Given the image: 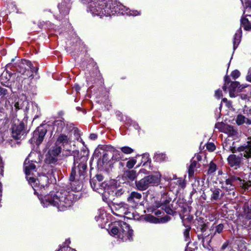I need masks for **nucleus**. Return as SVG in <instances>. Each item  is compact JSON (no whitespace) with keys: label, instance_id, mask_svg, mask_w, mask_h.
Segmentation results:
<instances>
[{"label":"nucleus","instance_id":"29","mask_svg":"<svg viewBox=\"0 0 251 251\" xmlns=\"http://www.w3.org/2000/svg\"><path fill=\"white\" fill-rule=\"evenodd\" d=\"M90 183L92 189L96 191H98L100 187H103L104 185H105L104 183L98 182L95 178L90 179Z\"/></svg>","mask_w":251,"mask_h":251},{"label":"nucleus","instance_id":"17","mask_svg":"<svg viewBox=\"0 0 251 251\" xmlns=\"http://www.w3.org/2000/svg\"><path fill=\"white\" fill-rule=\"evenodd\" d=\"M142 199L141 194L137 192H132L127 198V201L132 206H135L138 204Z\"/></svg>","mask_w":251,"mask_h":251},{"label":"nucleus","instance_id":"20","mask_svg":"<svg viewBox=\"0 0 251 251\" xmlns=\"http://www.w3.org/2000/svg\"><path fill=\"white\" fill-rule=\"evenodd\" d=\"M65 126V123L61 120H56L54 122L53 128L56 129V133H57V134L67 132V127Z\"/></svg>","mask_w":251,"mask_h":251},{"label":"nucleus","instance_id":"35","mask_svg":"<svg viewBox=\"0 0 251 251\" xmlns=\"http://www.w3.org/2000/svg\"><path fill=\"white\" fill-rule=\"evenodd\" d=\"M186 228L183 232V235L185 238V241L186 242H188L187 243V247H188V245L191 242V239L190 237V231L191 229V227L190 226H186Z\"/></svg>","mask_w":251,"mask_h":251},{"label":"nucleus","instance_id":"62","mask_svg":"<svg viewBox=\"0 0 251 251\" xmlns=\"http://www.w3.org/2000/svg\"><path fill=\"white\" fill-rule=\"evenodd\" d=\"M90 138L94 140L97 138V135L96 134L92 133L90 135Z\"/></svg>","mask_w":251,"mask_h":251},{"label":"nucleus","instance_id":"64","mask_svg":"<svg viewBox=\"0 0 251 251\" xmlns=\"http://www.w3.org/2000/svg\"><path fill=\"white\" fill-rule=\"evenodd\" d=\"M239 96L242 100H246L247 99L248 97L247 95L245 94H241L240 95H239Z\"/></svg>","mask_w":251,"mask_h":251},{"label":"nucleus","instance_id":"7","mask_svg":"<svg viewBox=\"0 0 251 251\" xmlns=\"http://www.w3.org/2000/svg\"><path fill=\"white\" fill-rule=\"evenodd\" d=\"M224 81L225 84L223 87V89L226 92L227 88H228L230 97L237 96L238 92H242L243 89L248 86L246 84L240 85L237 81H231L229 77L227 75L225 76Z\"/></svg>","mask_w":251,"mask_h":251},{"label":"nucleus","instance_id":"14","mask_svg":"<svg viewBox=\"0 0 251 251\" xmlns=\"http://www.w3.org/2000/svg\"><path fill=\"white\" fill-rule=\"evenodd\" d=\"M71 3V0H62L61 2L59 3L58 8L62 16H66L69 14Z\"/></svg>","mask_w":251,"mask_h":251},{"label":"nucleus","instance_id":"24","mask_svg":"<svg viewBox=\"0 0 251 251\" xmlns=\"http://www.w3.org/2000/svg\"><path fill=\"white\" fill-rule=\"evenodd\" d=\"M235 122L236 124L238 126L242 125L244 123L249 125H251V120L246 118L242 114L237 115L235 119Z\"/></svg>","mask_w":251,"mask_h":251},{"label":"nucleus","instance_id":"23","mask_svg":"<svg viewBox=\"0 0 251 251\" xmlns=\"http://www.w3.org/2000/svg\"><path fill=\"white\" fill-rule=\"evenodd\" d=\"M135 185L137 189L141 191H145L149 187L145 177L138 181H136Z\"/></svg>","mask_w":251,"mask_h":251},{"label":"nucleus","instance_id":"61","mask_svg":"<svg viewBox=\"0 0 251 251\" xmlns=\"http://www.w3.org/2000/svg\"><path fill=\"white\" fill-rule=\"evenodd\" d=\"M58 251H75L70 248H63L61 250H58Z\"/></svg>","mask_w":251,"mask_h":251},{"label":"nucleus","instance_id":"59","mask_svg":"<svg viewBox=\"0 0 251 251\" xmlns=\"http://www.w3.org/2000/svg\"><path fill=\"white\" fill-rule=\"evenodd\" d=\"M245 5L247 8H251V1L245 0Z\"/></svg>","mask_w":251,"mask_h":251},{"label":"nucleus","instance_id":"18","mask_svg":"<svg viewBox=\"0 0 251 251\" xmlns=\"http://www.w3.org/2000/svg\"><path fill=\"white\" fill-rule=\"evenodd\" d=\"M226 184L232 185L235 187L239 186V184H242V179L236 175L230 174L228 177L225 180Z\"/></svg>","mask_w":251,"mask_h":251},{"label":"nucleus","instance_id":"44","mask_svg":"<svg viewBox=\"0 0 251 251\" xmlns=\"http://www.w3.org/2000/svg\"><path fill=\"white\" fill-rule=\"evenodd\" d=\"M161 208L164 210L166 213L169 215H173L174 213V211L173 209H172L170 205H162L161 207Z\"/></svg>","mask_w":251,"mask_h":251},{"label":"nucleus","instance_id":"4","mask_svg":"<svg viewBox=\"0 0 251 251\" xmlns=\"http://www.w3.org/2000/svg\"><path fill=\"white\" fill-rule=\"evenodd\" d=\"M247 145L238 147L237 150L233 149L231 150L232 153L237 151L238 154H232L227 158L230 167H234L235 169L240 168L244 163V161L251 157V139L247 142Z\"/></svg>","mask_w":251,"mask_h":251},{"label":"nucleus","instance_id":"9","mask_svg":"<svg viewBox=\"0 0 251 251\" xmlns=\"http://www.w3.org/2000/svg\"><path fill=\"white\" fill-rule=\"evenodd\" d=\"M224 227V225L222 224H220L215 226H214V225H213V226L211 227L210 230L211 231L214 230L213 232H211L209 235L207 236H205L204 237L203 236V235H198L199 238L200 239V238H201L202 242L203 243H204L205 240L208 242V239H209L208 241L209 242L217 233H221L223 231Z\"/></svg>","mask_w":251,"mask_h":251},{"label":"nucleus","instance_id":"6","mask_svg":"<svg viewBox=\"0 0 251 251\" xmlns=\"http://www.w3.org/2000/svg\"><path fill=\"white\" fill-rule=\"evenodd\" d=\"M15 59L13 58L11 60V63H8L6 65V68L7 69H12L13 72H16L27 77H31L33 74H30L29 70H28V66H30V61L25 60L22 59L19 60L18 62L15 64H13Z\"/></svg>","mask_w":251,"mask_h":251},{"label":"nucleus","instance_id":"25","mask_svg":"<svg viewBox=\"0 0 251 251\" xmlns=\"http://www.w3.org/2000/svg\"><path fill=\"white\" fill-rule=\"evenodd\" d=\"M222 188L225 190L226 192L227 193V195L231 196V199L235 197L236 193L235 190L236 187L234 186L233 185H227L225 184V186H223Z\"/></svg>","mask_w":251,"mask_h":251},{"label":"nucleus","instance_id":"48","mask_svg":"<svg viewBox=\"0 0 251 251\" xmlns=\"http://www.w3.org/2000/svg\"><path fill=\"white\" fill-rule=\"evenodd\" d=\"M226 126V125H224L222 123H218L215 124V128L219 129L222 132L225 131L224 127Z\"/></svg>","mask_w":251,"mask_h":251},{"label":"nucleus","instance_id":"60","mask_svg":"<svg viewBox=\"0 0 251 251\" xmlns=\"http://www.w3.org/2000/svg\"><path fill=\"white\" fill-rule=\"evenodd\" d=\"M170 219H171L170 217L166 216L163 217L161 219V221L162 222H167L170 221Z\"/></svg>","mask_w":251,"mask_h":251},{"label":"nucleus","instance_id":"49","mask_svg":"<svg viewBox=\"0 0 251 251\" xmlns=\"http://www.w3.org/2000/svg\"><path fill=\"white\" fill-rule=\"evenodd\" d=\"M9 94L8 90L5 88L0 87V96L4 97Z\"/></svg>","mask_w":251,"mask_h":251},{"label":"nucleus","instance_id":"45","mask_svg":"<svg viewBox=\"0 0 251 251\" xmlns=\"http://www.w3.org/2000/svg\"><path fill=\"white\" fill-rule=\"evenodd\" d=\"M216 165L212 162H211L209 165V169L208 170V173L211 174L214 173L216 170Z\"/></svg>","mask_w":251,"mask_h":251},{"label":"nucleus","instance_id":"26","mask_svg":"<svg viewBox=\"0 0 251 251\" xmlns=\"http://www.w3.org/2000/svg\"><path fill=\"white\" fill-rule=\"evenodd\" d=\"M243 209L246 218L248 219H251V201L244 204Z\"/></svg>","mask_w":251,"mask_h":251},{"label":"nucleus","instance_id":"16","mask_svg":"<svg viewBox=\"0 0 251 251\" xmlns=\"http://www.w3.org/2000/svg\"><path fill=\"white\" fill-rule=\"evenodd\" d=\"M24 168L26 176H30L33 175V173L36 172V166L33 163L32 161H30L27 158L24 163Z\"/></svg>","mask_w":251,"mask_h":251},{"label":"nucleus","instance_id":"46","mask_svg":"<svg viewBox=\"0 0 251 251\" xmlns=\"http://www.w3.org/2000/svg\"><path fill=\"white\" fill-rule=\"evenodd\" d=\"M136 159H135L134 158L130 159L126 162V167L128 169H131L134 167V166L136 164Z\"/></svg>","mask_w":251,"mask_h":251},{"label":"nucleus","instance_id":"5","mask_svg":"<svg viewBox=\"0 0 251 251\" xmlns=\"http://www.w3.org/2000/svg\"><path fill=\"white\" fill-rule=\"evenodd\" d=\"M133 230L129 225L124 222H118L111 229V233L117 235L123 241L132 240Z\"/></svg>","mask_w":251,"mask_h":251},{"label":"nucleus","instance_id":"37","mask_svg":"<svg viewBox=\"0 0 251 251\" xmlns=\"http://www.w3.org/2000/svg\"><path fill=\"white\" fill-rule=\"evenodd\" d=\"M224 129H225V130L224 132L227 133L229 135L234 136L237 133V131L232 126L226 125V126L224 127Z\"/></svg>","mask_w":251,"mask_h":251},{"label":"nucleus","instance_id":"39","mask_svg":"<svg viewBox=\"0 0 251 251\" xmlns=\"http://www.w3.org/2000/svg\"><path fill=\"white\" fill-rule=\"evenodd\" d=\"M229 241L226 240L221 246L219 251H231V247L229 246Z\"/></svg>","mask_w":251,"mask_h":251},{"label":"nucleus","instance_id":"53","mask_svg":"<svg viewBox=\"0 0 251 251\" xmlns=\"http://www.w3.org/2000/svg\"><path fill=\"white\" fill-rule=\"evenodd\" d=\"M5 77V76H4V74L3 73L0 77L1 84L6 87H9V83H7L4 79V77Z\"/></svg>","mask_w":251,"mask_h":251},{"label":"nucleus","instance_id":"36","mask_svg":"<svg viewBox=\"0 0 251 251\" xmlns=\"http://www.w3.org/2000/svg\"><path fill=\"white\" fill-rule=\"evenodd\" d=\"M122 203L123 202H121L119 203H112L109 205L111 210L112 212L113 213V214L115 215V212H117V213H119V210H120L121 206H122Z\"/></svg>","mask_w":251,"mask_h":251},{"label":"nucleus","instance_id":"63","mask_svg":"<svg viewBox=\"0 0 251 251\" xmlns=\"http://www.w3.org/2000/svg\"><path fill=\"white\" fill-rule=\"evenodd\" d=\"M194 158V160H197V162L200 161L201 160V157L200 155L197 154L195 156Z\"/></svg>","mask_w":251,"mask_h":251},{"label":"nucleus","instance_id":"54","mask_svg":"<svg viewBox=\"0 0 251 251\" xmlns=\"http://www.w3.org/2000/svg\"><path fill=\"white\" fill-rule=\"evenodd\" d=\"M142 158L144 159V161H145V163L144 165H145V164H147L149 162V161L150 160V158L149 157V154L148 153L143 154Z\"/></svg>","mask_w":251,"mask_h":251},{"label":"nucleus","instance_id":"27","mask_svg":"<svg viewBox=\"0 0 251 251\" xmlns=\"http://www.w3.org/2000/svg\"><path fill=\"white\" fill-rule=\"evenodd\" d=\"M122 205V206H121L120 210H119V213L115 212V215L123 217L125 215H127L129 213L128 205L124 202H123Z\"/></svg>","mask_w":251,"mask_h":251},{"label":"nucleus","instance_id":"34","mask_svg":"<svg viewBox=\"0 0 251 251\" xmlns=\"http://www.w3.org/2000/svg\"><path fill=\"white\" fill-rule=\"evenodd\" d=\"M166 157L165 154L163 153L156 152L154 154L153 159L156 162H162L165 160Z\"/></svg>","mask_w":251,"mask_h":251},{"label":"nucleus","instance_id":"31","mask_svg":"<svg viewBox=\"0 0 251 251\" xmlns=\"http://www.w3.org/2000/svg\"><path fill=\"white\" fill-rule=\"evenodd\" d=\"M171 201L172 198L169 197L168 194L164 193L160 200L161 205L160 207H161L162 205H169Z\"/></svg>","mask_w":251,"mask_h":251},{"label":"nucleus","instance_id":"55","mask_svg":"<svg viewBox=\"0 0 251 251\" xmlns=\"http://www.w3.org/2000/svg\"><path fill=\"white\" fill-rule=\"evenodd\" d=\"M222 92L220 89H218L215 91V96L218 98L220 99L222 97Z\"/></svg>","mask_w":251,"mask_h":251},{"label":"nucleus","instance_id":"58","mask_svg":"<svg viewBox=\"0 0 251 251\" xmlns=\"http://www.w3.org/2000/svg\"><path fill=\"white\" fill-rule=\"evenodd\" d=\"M123 192L124 191L122 190V189H120L119 190H117L115 192V194L116 196L119 197L122 195Z\"/></svg>","mask_w":251,"mask_h":251},{"label":"nucleus","instance_id":"10","mask_svg":"<svg viewBox=\"0 0 251 251\" xmlns=\"http://www.w3.org/2000/svg\"><path fill=\"white\" fill-rule=\"evenodd\" d=\"M56 144L59 146L65 147L71 143V134L70 132H64L57 135Z\"/></svg>","mask_w":251,"mask_h":251},{"label":"nucleus","instance_id":"19","mask_svg":"<svg viewBox=\"0 0 251 251\" xmlns=\"http://www.w3.org/2000/svg\"><path fill=\"white\" fill-rule=\"evenodd\" d=\"M210 191L212 193L210 197V200L212 201L221 200L224 195V193L220 188L217 187L211 188Z\"/></svg>","mask_w":251,"mask_h":251},{"label":"nucleus","instance_id":"42","mask_svg":"<svg viewBox=\"0 0 251 251\" xmlns=\"http://www.w3.org/2000/svg\"><path fill=\"white\" fill-rule=\"evenodd\" d=\"M57 156L51 155L50 153H49V156L46 159L47 163L50 164H54L57 161Z\"/></svg>","mask_w":251,"mask_h":251},{"label":"nucleus","instance_id":"56","mask_svg":"<svg viewBox=\"0 0 251 251\" xmlns=\"http://www.w3.org/2000/svg\"><path fill=\"white\" fill-rule=\"evenodd\" d=\"M98 182L100 183L103 179V176L101 175H97L94 177Z\"/></svg>","mask_w":251,"mask_h":251},{"label":"nucleus","instance_id":"13","mask_svg":"<svg viewBox=\"0 0 251 251\" xmlns=\"http://www.w3.org/2000/svg\"><path fill=\"white\" fill-rule=\"evenodd\" d=\"M27 180L28 181V183L30 184L32 186V188L35 191V189L34 188L36 186L37 184H39V187L40 186L41 188H44L45 186H47V183L48 181V178L47 176H44L43 177V180H45V183H43L41 182L42 180V178H40V179H36L35 177L33 176H26Z\"/></svg>","mask_w":251,"mask_h":251},{"label":"nucleus","instance_id":"51","mask_svg":"<svg viewBox=\"0 0 251 251\" xmlns=\"http://www.w3.org/2000/svg\"><path fill=\"white\" fill-rule=\"evenodd\" d=\"M215 148V146L213 143H208L206 144V149L210 151H214Z\"/></svg>","mask_w":251,"mask_h":251},{"label":"nucleus","instance_id":"8","mask_svg":"<svg viewBox=\"0 0 251 251\" xmlns=\"http://www.w3.org/2000/svg\"><path fill=\"white\" fill-rule=\"evenodd\" d=\"M47 131V129L43 126L38 127L33 132V137L30 140L31 143H35L37 145H40L43 141Z\"/></svg>","mask_w":251,"mask_h":251},{"label":"nucleus","instance_id":"12","mask_svg":"<svg viewBox=\"0 0 251 251\" xmlns=\"http://www.w3.org/2000/svg\"><path fill=\"white\" fill-rule=\"evenodd\" d=\"M153 174L145 176L149 187L157 186L161 181V175L159 172H153Z\"/></svg>","mask_w":251,"mask_h":251},{"label":"nucleus","instance_id":"2","mask_svg":"<svg viewBox=\"0 0 251 251\" xmlns=\"http://www.w3.org/2000/svg\"><path fill=\"white\" fill-rule=\"evenodd\" d=\"M88 158V152L86 151H81L74 157V166L69 177L72 190L79 191L81 189V186L87 175Z\"/></svg>","mask_w":251,"mask_h":251},{"label":"nucleus","instance_id":"57","mask_svg":"<svg viewBox=\"0 0 251 251\" xmlns=\"http://www.w3.org/2000/svg\"><path fill=\"white\" fill-rule=\"evenodd\" d=\"M246 79L248 81L251 82V68L248 71V74L246 76Z\"/></svg>","mask_w":251,"mask_h":251},{"label":"nucleus","instance_id":"3","mask_svg":"<svg viewBox=\"0 0 251 251\" xmlns=\"http://www.w3.org/2000/svg\"><path fill=\"white\" fill-rule=\"evenodd\" d=\"M126 7L116 0H94L88 1L87 11L93 16H111L117 13H124Z\"/></svg>","mask_w":251,"mask_h":251},{"label":"nucleus","instance_id":"50","mask_svg":"<svg viewBox=\"0 0 251 251\" xmlns=\"http://www.w3.org/2000/svg\"><path fill=\"white\" fill-rule=\"evenodd\" d=\"M30 66H28V70H29V73L30 74H32V73L35 72L36 73L38 70L37 67L33 66V64L30 62Z\"/></svg>","mask_w":251,"mask_h":251},{"label":"nucleus","instance_id":"30","mask_svg":"<svg viewBox=\"0 0 251 251\" xmlns=\"http://www.w3.org/2000/svg\"><path fill=\"white\" fill-rule=\"evenodd\" d=\"M125 177L129 180L133 181L136 178V173L134 170H127L124 173Z\"/></svg>","mask_w":251,"mask_h":251},{"label":"nucleus","instance_id":"38","mask_svg":"<svg viewBox=\"0 0 251 251\" xmlns=\"http://www.w3.org/2000/svg\"><path fill=\"white\" fill-rule=\"evenodd\" d=\"M112 158L113 160H119L122 159L123 157L122 152L116 150H113V153H112Z\"/></svg>","mask_w":251,"mask_h":251},{"label":"nucleus","instance_id":"15","mask_svg":"<svg viewBox=\"0 0 251 251\" xmlns=\"http://www.w3.org/2000/svg\"><path fill=\"white\" fill-rule=\"evenodd\" d=\"M24 123H21L19 125H15L12 128V136L16 140L21 138L22 136L24 134Z\"/></svg>","mask_w":251,"mask_h":251},{"label":"nucleus","instance_id":"41","mask_svg":"<svg viewBox=\"0 0 251 251\" xmlns=\"http://www.w3.org/2000/svg\"><path fill=\"white\" fill-rule=\"evenodd\" d=\"M145 219L146 221L152 223L156 224L159 223V220L157 218L151 215H147Z\"/></svg>","mask_w":251,"mask_h":251},{"label":"nucleus","instance_id":"11","mask_svg":"<svg viewBox=\"0 0 251 251\" xmlns=\"http://www.w3.org/2000/svg\"><path fill=\"white\" fill-rule=\"evenodd\" d=\"M165 180L169 181L170 185L173 187L177 186V189H183L186 186V182L182 177H177L176 175H173V177L171 176L167 177Z\"/></svg>","mask_w":251,"mask_h":251},{"label":"nucleus","instance_id":"22","mask_svg":"<svg viewBox=\"0 0 251 251\" xmlns=\"http://www.w3.org/2000/svg\"><path fill=\"white\" fill-rule=\"evenodd\" d=\"M242 31L241 29V28L240 27L236 32V33L234 34V38H233V49L234 52V50H236V49L238 47V45H239L241 39L242 37Z\"/></svg>","mask_w":251,"mask_h":251},{"label":"nucleus","instance_id":"1","mask_svg":"<svg viewBox=\"0 0 251 251\" xmlns=\"http://www.w3.org/2000/svg\"><path fill=\"white\" fill-rule=\"evenodd\" d=\"M76 199L74 192L69 191V189L52 191L44 198H39L44 207L52 205L56 207L60 211H64L70 207Z\"/></svg>","mask_w":251,"mask_h":251},{"label":"nucleus","instance_id":"40","mask_svg":"<svg viewBox=\"0 0 251 251\" xmlns=\"http://www.w3.org/2000/svg\"><path fill=\"white\" fill-rule=\"evenodd\" d=\"M242 184H239V187L245 190H248L251 187V181H245L244 179H242Z\"/></svg>","mask_w":251,"mask_h":251},{"label":"nucleus","instance_id":"28","mask_svg":"<svg viewBox=\"0 0 251 251\" xmlns=\"http://www.w3.org/2000/svg\"><path fill=\"white\" fill-rule=\"evenodd\" d=\"M198 165L197 160H194V158H193L191 160V164L189 167L188 168V175L189 177H192L193 176L194 172H195V169L197 167Z\"/></svg>","mask_w":251,"mask_h":251},{"label":"nucleus","instance_id":"33","mask_svg":"<svg viewBox=\"0 0 251 251\" xmlns=\"http://www.w3.org/2000/svg\"><path fill=\"white\" fill-rule=\"evenodd\" d=\"M112 152L111 151L103 152L102 156V164L103 165H107L111 161L112 158Z\"/></svg>","mask_w":251,"mask_h":251},{"label":"nucleus","instance_id":"43","mask_svg":"<svg viewBox=\"0 0 251 251\" xmlns=\"http://www.w3.org/2000/svg\"><path fill=\"white\" fill-rule=\"evenodd\" d=\"M126 8L124 9V11L123 13H122L121 12L117 13V14H129L130 15L132 16H137L140 14V12L137 11V10H133V11H128V8L125 7Z\"/></svg>","mask_w":251,"mask_h":251},{"label":"nucleus","instance_id":"47","mask_svg":"<svg viewBox=\"0 0 251 251\" xmlns=\"http://www.w3.org/2000/svg\"><path fill=\"white\" fill-rule=\"evenodd\" d=\"M121 151L123 153L126 154H129L133 151V150L128 147H124L121 148Z\"/></svg>","mask_w":251,"mask_h":251},{"label":"nucleus","instance_id":"21","mask_svg":"<svg viewBox=\"0 0 251 251\" xmlns=\"http://www.w3.org/2000/svg\"><path fill=\"white\" fill-rule=\"evenodd\" d=\"M241 25L245 30H251V15H248L241 20Z\"/></svg>","mask_w":251,"mask_h":251},{"label":"nucleus","instance_id":"52","mask_svg":"<svg viewBox=\"0 0 251 251\" xmlns=\"http://www.w3.org/2000/svg\"><path fill=\"white\" fill-rule=\"evenodd\" d=\"M240 72L237 70H235L232 72L231 75L233 78L236 79L240 76Z\"/></svg>","mask_w":251,"mask_h":251},{"label":"nucleus","instance_id":"32","mask_svg":"<svg viewBox=\"0 0 251 251\" xmlns=\"http://www.w3.org/2000/svg\"><path fill=\"white\" fill-rule=\"evenodd\" d=\"M61 146L55 144V146L52 147V149L49 151V153L54 156H58V155L61 153Z\"/></svg>","mask_w":251,"mask_h":251}]
</instances>
